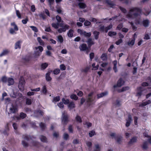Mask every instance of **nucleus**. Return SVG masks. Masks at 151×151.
I'll list each match as a JSON object with an SVG mask.
<instances>
[{
  "mask_svg": "<svg viewBox=\"0 0 151 151\" xmlns=\"http://www.w3.org/2000/svg\"><path fill=\"white\" fill-rule=\"evenodd\" d=\"M70 97L71 99H74L75 100H77L78 99V97L75 94H72L70 96Z\"/></svg>",
  "mask_w": 151,
  "mask_h": 151,
  "instance_id": "c9c22d12",
  "label": "nucleus"
},
{
  "mask_svg": "<svg viewBox=\"0 0 151 151\" xmlns=\"http://www.w3.org/2000/svg\"><path fill=\"white\" fill-rule=\"evenodd\" d=\"M73 31L72 29H70L68 33V37H71L73 36Z\"/></svg>",
  "mask_w": 151,
  "mask_h": 151,
  "instance_id": "5701e85b",
  "label": "nucleus"
},
{
  "mask_svg": "<svg viewBox=\"0 0 151 151\" xmlns=\"http://www.w3.org/2000/svg\"><path fill=\"white\" fill-rule=\"evenodd\" d=\"M58 106L59 108H61V109H63L64 107V105H63V103L61 102L58 103Z\"/></svg>",
  "mask_w": 151,
  "mask_h": 151,
  "instance_id": "4d7b16f0",
  "label": "nucleus"
},
{
  "mask_svg": "<svg viewBox=\"0 0 151 151\" xmlns=\"http://www.w3.org/2000/svg\"><path fill=\"white\" fill-rule=\"evenodd\" d=\"M58 41L60 43H62L63 42V38L61 35H59L58 36Z\"/></svg>",
  "mask_w": 151,
  "mask_h": 151,
  "instance_id": "cd10ccee",
  "label": "nucleus"
},
{
  "mask_svg": "<svg viewBox=\"0 0 151 151\" xmlns=\"http://www.w3.org/2000/svg\"><path fill=\"white\" fill-rule=\"evenodd\" d=\"M95 65L96 64L95 63H93L92 64V70H95L98 69L99 67V65H97L96 66Z\"/></svg>",
  "mask_w": 151,
  "mask_h": 151,
  "instance_id": "c756f323",
  "label": "nucleus"
},
{
  "mask_svg": "<svg viewBox=\"0 0 151 151\" xmlns=\"http://www.w3.org/2000/svg\"><path fill=\"white\" fill-rule=\"evenodd\" d=\"M137 139L136 137H133L130 140V141L129 142V143L132 144L135 142H136L137 141Z\"/></svg>",
  "mask_w": 151,
  "mask_h": 151,
  "instance_id": "79ce46f5",
  "label": "nucleus"
},
{
  "mask_svg": "<svg viewBox=\"0 0 151 151\" xmlns=\"http://www.w3.org/2000/svg\"><path fill=\"white\" fill-rule=\"evenodd\" d=\"M60 99V98L59 96H57L55 97L53 99V102H55L59 101Z\"/></svg>",
  "mask_w": 151,
  "mask_h": 151,
  "instance_id": "473e14b6",
  "label": "nucleus"
},
{
  "mask_svg": "<svg viewBox=\"0 0 151 151\" xmlns=\"http://www.w3.org/2000/svg\"><path fill=\"white\" fill-rule=\"evenodd\" d=\"M40 126L41 129H45L46 127V126L45 125V124L42 123H40Z\"/></svg>",
  "mask_w": 151,
  "mask_h": 151,
  "instance_id": "864d4df0",
  "label": "nucleus"
},
{
  "mask_svg": "<svg viewBox=\"0 0 151 151\" xmlns=\"http://www.w3.org/2000/svg\"><path fill=\"white\" fill-rule=\"evenodd\" d=\"M25 81L23 78H21L19 80L18 87L19 89L22 91H23L24 88Z\"/></svg>",
  "mask_w": 151,
  "mask_h": 151,
  "instance_id": "20e7f679",
  "label": "nucleus"
},
{
  "mask_svg": "<svg viewBox=\"0 0 151 151\" xmlns=\"http://www.w3.org/2000/svg\"><path fill=\"white\" fill-rule=\"evenodd\" d=\"M69 27V26L68 25H65L64 26V27L59 29L58 30V31L59 33H61L63 32H65L66 31V29H68Z\"/></svg>",
  "mask_w": 151,
  "mask_h": 151,
  "instance_id": "0eeeda50",
  "label": "nucleus"
},
{
  "mask_svg": "<svg viewBox=\"0 0 151 151\" xmlns=\"http://www.w3.org/2000/svg\"><path fill=\"white\" fill-rule=\"evenodd\" d=\"M89 69V67H87L81 69V71L82 73H86L88 72Z\"/></svg>",
  "mask_w": 151,
  "mask_h": 151,
  "instance_id": "aec40b11",
  "label": "nucleus"
},
{
  "mask_svg": "<svg viewBox=\"0 0 151 151\" xmlns=\"http://www.w3.org/2000/svg\"><path fill=\"white\" fill-rule=\"evenodd\" d=\"M7 107L9 109V111L10 113H14L17 111V106L13 105L12 103L8 104Z\"/></svg>",
  "mask_w": 151,
  "mask_h": 151,
  "instance_id": "f257e3e1",
  "label": "nucleus"
},
{
  "mask_svg": "<svg viewBox=\"0 0 151 151\" xmlns=\"http://www.w3.org/2000/svg\"><path fill=\"white\" fill-rule=\"evenodd\" d=\"M94 37L96 39H98L99 37V32L97 31H94L93 32Z\"/></svg>",
  "mask_w": 151,
  "mask_h": 151,
  "instance_id": "f704fd0d",
  "label": "nucleus"
},
{
  "mask_svg": "<svg viewBox=\"0 0 151 151\" xmlns=\"http://www.w3.org/2000/svg\"><path fill=\"white\" fill-rule=\"evenodd\" d=\"M40 139L41 141L43 142H46L47 141V139L46 137L43 136H41L40 137Z\"/></svg>",
  "mask_w": 151,
  "mask_h": 151,
  "instance_id": "4c0bfd02",
  "label": "nucleus"
},
{
  "mask_svg": "<svg viewBox=\"0 0 151 151\" xmlns=\"http://www.w3.org/2000/svg\"><path fill=\"white\" fill-rule=\"evenodd\" d=\"M67 51L66 49H63L61 52L62 54H66L67 53Z\"/></svg>",
  "mask_w": 151,
  "mask_h": 151,
  "instance_id": "0e129e2a",
  "label": "nucleus"
},
{
  "mask_svg": "<svg viewBox=\"0 0 151 151\" xmlns=\"http://www.w3.org/2000/svg\"><path fill=\"white\" fill-rule=\"evenodd\" d=\"M95 149L94 151H100L101 148L99 145L98 144H96L95 145Z\"/></svg>",
  "mask_w": 151,
  "mask_h": 151,
  "instance_id": "393cba45",
  "label": "nucleus"
},
{
  "mask_svg": "<svg viewBox=\"0 0 151 151\" xmlns=\"http://www.w3.org/2000/svg\"><path fill=\"white\" fill-rule=\"evenodd\" d=\"M37 40L40 45H44V42L40 37H38L37 38Z\"/></svg>",
  "mask_w": 151,
  "mask_h": 151,
  "instance_id": "7c9ffc66",
  "label": "nucleus"
},
{
  "mask_svg": "<svg viewBox=\"0 0 151 151\" xmlns=\"http://www.w3.org/2000/svg\"><path fill=\"white\" fill-rule=\"evenodd\" d=\"M135 39L134 38H133L131 40L129 41L128 42V45L129 46H132L134 43Z\"/></svg>",
  "mask_w": 151,
  "mask_h": 151,
  "instance_id": "f3484780",
  "label": "nucleus"
},
{
  "mask_svg": "<svg viewBox=\"0 0 151 151\" xmlns=\"http://www.w3.org/2000/svg\"><path fill=\"white\" fill-rule=\"evenodd\" d=\"M68 108L70 109H72L75 107V104L73 102H70L68 105Z\"/></svg>",
  "mask_w": 151,
  "mask_h": 151,
  "instance_id": "6ab92c4d",
  "label": "nucleus"
},
{
  "mask_svg": "<svg viewBox=\"0 0 151 151\" xmlns=\"http://www.w3.org/2000/svg\"><path fill=\"white\" fill-rule=\"evenodd\" d=\"M77 31L78 33L81 36H83L86 37H90L91 35V32H89L87 33L86 31L81 29H78Z\"/></svg>",
  "mask_w": 151,
  "mask_h": 151,
  "instance_id": "f03ea898",
  "label": "nucleus"
},
{
  "mask_svg": "<svg viewBox=\"0 0 151 151\" xmlns=\"http://www.w3.org/2000/svg\"><path fill=\"white\" fill-rule=\"evenodd\" d=\"M95 133V132L94 131H92L89 132V135L90 137H91L94 135Z\"/></svg>",
  "mask_w": 151,
  "mask_h": 151,
  "instance_id": "e2e57ef3",
  "label": "nucleus"
},
{
  "mask_svg": "<svg viewBox=\"0 0 151 151\" xmlns=\"http://www.w3.org/2000/svg\"><path fill=\"white\" fill-rule=\"evenodd\" d=\"M108 94L107 92H105L98 94L97 95V98L98 99H99L103 97Z\"/></svg>",
  "mask_w": 151,
  "mask_h": 151,
  "instance_id": "ddd939ff",
  "label": "nucleus"
},
{
  "mask_svg": "<svg viewBox=\"0 0 151 151\" xmlns=\"http://www.w3.org/2000/svg\"><path fill=\"white\" fill-rule=\"evenodd\" d=\"M129 89V87L128 86L123 87L119 91V92H123L128 90Z\"/></svg>",
  "mask_w": 151,
  "mask_h": 151,
  "instance_id": "72a5a7b5",
  "label": "nucleus"
},
{
  "mask_svg": "<svg viewBox=\"0 0 151 151\" xmlns=\"http://www.w3.org/2000/svg\"><path fill=\"white\" fill-rule=\"evenodd\" d=\"M35 50H37L41 52L43 50V47L40 46H38L37 47H35L34 48Z\"/></svg>",
  "mask_w": 151,
  "mask_h": 151,
  "instance_id": "b1692460",
  "label": "nucleus"
},
{
  "mask_svg": "<svg viewBox=\"0 0 151 151\" xmlns=\"http://www.w3.org/2000/svg\"><path fill=\"white\" fill-rule=\"evenodd\" d=\"M91 23L88 20H86L84 23V25L85 26H87L90 25Z\"/></svg>",
  "mask_w": 151,
  "mask_h": 151,
  "instance_id": "ea45409f",
  "label": "nucleus"
},
{
  "mask_svg": "<svg viewBox=\"0 0 151 151\" xmlns=\"http://www.w3.org/2000/svg\"><path fill=\"white\" fill-rule=\"evenodd\" d=\"M48 64L47 63H42L41 65V68L42 70H44L48 66Z\"/></svg>",
  "mask_w": 151,
  "mask_h": 151,
  "instance_id": "4be33fe9",
  "label": "nucleus"
},
{
  "mask_svg": "<svg viewBox=\"0 0 151 151\" xmlns=\"http://www.w3.org/2000/svg\"><path fill=\"white\" fill-rule=\"evenodd\" d=\"M47 91L46 87L44 86L42 88V92L44 94H46Z\"/></svg>",
  "mask_w": 151,
  "mask_h": 151,
  "instance_id": "5fc2aeb1",
  "label": "nucleus"
},
{
  "mask_svg": "<svg viewBox=\"0 0 151 151\" xmlns=\"http://www.w3.org/2000/svg\"><path fill=\"white\" fill-rule=\"evenodd\" d=\"M56 18L58 23H59L61 22V19L59 16H57Z\"/></svg>",
  "mask_w": 151,
  "mask_h": 151,
  "instance_id": "603ef678",
  "label": "nucleus"
},
{
  "mask_svg": "<svg viewBox=\"0 0 151 151\" xmlns=\"http://www.w3.org/2000/svg\"><path fill=\"white\" fill-rule=\"evenodd\" d=\"M16 15H17V16L19 18H21V14L18 10H16Z\"/></svg>",
  "mask_w": 151,
  "mask_h": 151,
  "instance_id": "6e6d98bb",
  "label": "nucleus"
},
{
  "mask_svg": "<svg viewBox=\"0 0 151 151\" xmlns=\"http://www.w3.org/2000/svg\"><path fill=\"white\" fill-rule=\"evenodd\" d=\"M61 24H60L58 23H52V27L55 29H57L58 28L60 25Z\"/></svg>",
  "mask_w": 151,
  "mask_h": 151,
  "instance_id": "a211bd4d",
  "label": "nucleus"
},
{
  "mask_svg": "<svg viewBox=\"0 0 151 151\" xmlns=\"http://www.w3.org/2000/svg\"><path fill=\"white\" fill-rule=\"evenodd\" d=\"M11 25L14 28V30L18 31V28L17 26L14 22H12L11 23Z\"/></svg>",
  "mask_w": 151,
  "mask_h": 151,
  "instance_id": "bb28decb",
  "label": "nucleus"
},
{
  "mask_svg": "<svg viewBox=\"0 0 151 151\" xmlns=\"http://www.w3.org/2000/svg\"><path fill=\"white\" fill-rule=\"evenodd\" d=\"M122 42V40L121 39H120L116 41V43L117 45H119Z\"/></svg>",
  "mask_w": 151,
  "mask_h": 151,
  "instance_id": "69168bd1",
  "label": "nucleus"
},
{
  "mask_svg": "<svg viewBox=\"0 0 151 151\" xmlns=\"http://www.w3.org/2000/svg\"><path fill=\"white\" fill-rule=\"evenodd\" d=\"M143 24L145 27H147L148 25L149 22L148 20H145L143 21Z\"/></svg>",
  "mask_w": 151,
  "mask_h": 151,
  "instance_id": "de8ad7c7",
  "label": "nucleus"
},
{
  "mask_svg": "<svg viewBox=\"0 0 151 151\" xmlns=\"http://www.w3.org/2000/svg\"><path fill=\"white\" fill-rule=\"evenodd\" d=\"M68 115L65 114V112L63 113L62 115L63 118L62 123L63 124H65L66 122L68 121Z\"/></svg>",
  "mask_w": 151,
  "mask_h": 151,
  "instance_id": "423d86ee",
  "label": "nucleus"
},
{
  "mask_svg": "<svg viewBox=\"0 0 151 151\" xmlns=\"http://www.w3.org/2000/svg\"><path fill=\"white\" fill-rule=\"evenodd\" d=\"M124 81L122 78H120L116 84L114 86V87L115 88L121 87L124 84Z\"/></svg>",
  "mask_w": 151,
  "mask_h": 151,
  "instance_id": "39448f33",
  "label": "nucleus"
},
{
  "mask_svg": "<svg viewBox=\"0 0 151 151\" xmlns=\"http://www.w3.org/2000/svg\"><path fill=\"white\" fill-rule=\"evenodd\" d=\"M16 31V30H14V29H13V28H11L10 30V32L11 34H14V33H16L15 32V31Z\"/></svg>",
  "mask_w": 151,
  "mask_h": 151,
  "instance_id": "680f3d73",
  "label": "nucleus"
},
{
  "mask_svg": "<svg viewBox=\"0 0 151 151\" xmlns=\"http://www.w3.org/2000/svg\"><path fill=\"white\" fill-rule=\"evenodd\" d=\"M9 52V51L7 50H5L0 54V56L1 57L4 55H6L8 54Z\"/></svg>",
  "mask_w": 151,
  "mask_h": 151,
  "instance_id": "2f4dec72",
  "label": "nucleus"
},
{
  "mask_svg": "<svg viewBox=\"0 0 151 151\" xmlns=\"http://www.w3.org/2000/svg\"><path fill=\"white\" fill-rule=\"evenodd\" d=\"M78 5L79 6V7L81 9H84L86 7V4L83 3H79L78 4Z\"/></svg>",
  "mask_w": 151,
  "mask_h": 151,
  "instance_id": "a878e982",
  "label": "nucleus"
},
{
  "mask_svg": "<svg viewBox=\"0 0 151 151\" xmlns=\"http://www.w3.org/2000/svg\"><path fill=\"white\" fill-rule=\"evenodd\" d=\"M142 88L141 87H139L137 89V91L136 96L140 97L142 95Z\"/></svg>",
  "mask_w": 151,
  "mask_h": 151,
  "instance_id": "9d476101",
  "label": "nucleus"
},
{
  "mask_svg": "<svg viewBox=\"0 0 151 151\" xmlns=\"http://www.w3.org/2000/svg\"><path fill=\"white\" fill-rule=\"evenodd\" d=\"M1 81L4 83H6L7 79L6 76H4L1 77Z\"/></svg>",
  "mask_w": 151,
  "mask_h": 151,
  "instance_id": "a19ab883",
  "label": "nucleus"
},
{
  "mask_svg": "<svg viewBox=\"0 0 151 151\" xmlns=\"http://www.w3.org/2000/svg\"><path fill=\"white\" fill-rule=\"evenodd\" d=\"M46 55L47 56H51L52 53L49 50H47L46 51Z\"/></svg>",
  "mask_w": 151,
  "mask_h": 151,
  "instance_id": "bf43d9fd",
  "label": "nucleus"
},
{
  "mask_svg": "<svg viewBox=\"0 0 151 151\" xmlns=\"http://www.w3.org/2000/svg\"><path fill=\"white\" fill-rule=\"evenodd\" d=\"M75 119L76 121L79 123H81L82 122L81 117L78 115H77L76 116Z\"/></svg>",
  "mask_w": 151,
  "mask_h": 151,
  "instance_id": "c85d7f7f",
  "label": "nucleus"
},
{
  "mask_svg": "<svg viewBox=\"0 0 151 151\" xmlns=\"http://www.w3.org/2000/svg\"><path fill=\"white\" fill-rule=\"evenodd\" d=\"M35 50L34 51V57L35 58H37L39 56L40 54H41V52H39V51L37 50Z\"/></svg>",
  "mask_w": 151,
  "mask_h": 151,
  "instance_id": "dca6fc26",
  "label": "nucleus"
},
{
  "mask_svg": "<svg viewBox=\"0 0 151 151\" xmlns=\"http://www.w3.org/2000/svg\"><path fill=\"white\" fill-rule=\"evenodd\" d=\"M151 103V101L150 100H148L147 101L143 102L142 104L139 105V107H143L146 106Z\"/></svg>",
  "mask_w": 151,
  "mask_h": 151,
  "instance_id": "f8f14e48",
  "label": "nucleus"
},
{
  "mask_svg": "<svg viewBox=\"0 0 151 151\" xmlns=\"http://www.w3.org/2000/svg\"><path fill=\"white\" fill-rule=\"evenodd\" d=\"M20 48V42L18 41L16 43L15 45V48L17 49V48Z\"/></svg>",
  "mask_w": 151,
  "mask_h": 151,
  "instance_id": "c03bdc74",
  "label": "nucleus"
},
{
  "mask_svg": "<svg viewBox=\"0 0 151 151\" xmlns=\"http://www.w3.org/2000/svg\"><path fill=\"white\" fill-rule=\"evenodd\" d=\"M132 119L130 115L128 116V119L127 120V122L126 124V126L127 127H129L130 125L131 122L132 121Z\"/></svg>",
  "mask_w": 151,
  "mask_h": 151,
  "instance_id": "9b49d317",
  "label": "nucleus"
},
{
  "mask_svg": "<svg viewBox=\"0 0 151 151\" xmlns=\"http://www.w3.org/2000/svg\"><path fill=\"white\" fill-rule=\"evenodd\" d=\"M139 10V9L137 8H131L129 10V14L127 15V17L128 18H130L131 17H133V16H135V15H132V13H134V12H137Z\"/></svg>",
  "mask_w": 151,
  "mask_h": 151,
  "instance_id": "7ed1b4c3",
  "label": "nucleus"
},
{
  "mask_svg": "<svg viewBox=\"0 0 151 151\" xmlns=\"http://www.w3.org/2000/svg\"><path fill=\"white\" fill-rule=\"evenodd\" d=\"M30 27L34 32H37L38 31V30L36 27L34 26H30Z\"/></svg>",
  "mask_w": 151,
  "mask_h": 151,
  "instance_id": "a18cd8bd",
  "label": "nucleus"
},
{
  "mask_svg": "<svg viewBox=\"0 0 151 151\" xmlns=\"http://www.w3.org/2000/svg\"><path fill=\"white\" fill-rule=\"evenodd\" d=\"M26 103L27 105H30L32 103L31 100L29 99H26Z\"/></svg>",
  "mask_w": 151,
  "mask_h": 151,
  "instance_id": "3c124183",
  "label": "nucleus"
},
{
  "mask_svg": "<svg viewBox=\"0 0 151 151\" xmlns=\"http://www.w3.org/2000/svg\"><path fill=\"white\" fill-rule=\"evenodd\" d=\"M20 117L22 119L24 118L26 116V114L23 113H21L20 115Z\"/></svg>",
  "mask_w": 151,
  "mask_h": 151,
  "instance_id": "052dcab7",
  "label": "nucleus"
},
{
  "mask_svg": "<svg viewBox=\"0 0 151 151\" xmlns=\"http://www.w3.org/2000/svg\"><path fill=\"white\" fill-rule=\"evenodd\" d=\"M69 135L68 134L66 133H64L63 136V137L64 139L65 140H67L69 138Z\"/></svg>",
  "mask_w": 151,
  "mask_h": 151,
  "instance_id": "09e8293b",
  "label": "nucleus"
},
{
  "mask_svg": "<svg viewBox=\"0 0 151 151\" xmlns=\"http://www.w3.org/2000/svg\"><path fill=\"white\" fill-rule=\"evenodd\" d=\"M68 129L69 132L70 133L73 132V127L72 126L70 125L68 127Z\"/></svg>",
  "mask_w": 151,
  "mask_h": 151,
  "instance_id": "338daca9",
  "label": "nucleus"
},
{
  "mask_svg": "<svg viewBox=\"0 0 151 151\" xmlns=\"http://www.w3.org/2000/svg\"><path fill=\"white\" fill-rule=\"evenodd\" d=\"M101 58L103 61L106 60L107 59V55L106 53L102 54L101 56Z\"/></svg>",
  "mask_w": 151,
  "mask_h": 151,
  "instance_id": "412c9836",
  "label": "nucleus"
},
{
  "mask_svg": "<svg viewBox=\"0 0 151 151\" xmlns=\"http://www.w3.org/2000/svg\"><path fill=\"white\" fill-rule=\"evenodd\" d=\"M112 27V25L111 24H110L107 27L105 28V31L106 32H107L108 30L111 29Z\"/></svg>",
  "mask_w": 151,
  "mask_h": 151,
  "instance_id": "37998d69",
  "label": "nucleus"
},
{
  "mask_svg": "<svg viewBox=\"0 0 151 151\" xmlns=\"http://www.w3.org/2000/svg\"><path fill=\"white\" fill-rule=\"evenodd\" d=\"M62 101L65 104H69V100L68 99L65 100L64 98H63L62 99Z\"/></svg>",
  "mask_w": 151,
  "mask_h": 151,
  "instance_id": "58836bf2",
  "label": "nucleus"
},
{
  "mask_svg": "<svg viewBox=\"0 0 151 151\" xmlns=\"http://www.w3.org/2000/svg\"><path fill=\"white\" fill-rule=\"evenodd\" d=\"M60 70L59 69H56L53 71V73L55 75H57L60 73Z\"/></svg>",
  "mask_w": 151,
  "mask_h": 151,
  "instance_id": "49530a36",
  "label": "nucleus"
},
{
  "mask_svg": "<svg viewBox=\"0 0 151 151\" xmlns=\"http://www.w3.org/2000/svg\"><path fill=\"white\" fill-rule=\"evenodd\" d=\"M116 33L115 32H109L108 33V35L110 36H112L116 35Z\"/></svg>",
  "mask_w": 151,
  "mask_h": 151,
  "instance_id": "e433bc0d",
  "label": "nucleus"
},
{
  "mask_svg": "<svg viewBox=\"0 0 151 151\" xmlns=\"http://www.w3.org/2000/svg\"><path fill=\"white\" fill-rule=\"evenodd\" d=\"M60 68L61 70H65L66 67L64 64H62L60 65Z\"/></svg>",
  "mask_w": 151,
  "mask_h": 151,
  "instance_id": "8fccbe9b",
  "label": "nucleus"
},
{
  "mask_svg": "<svg viewBox=\"0 0 151 151\" xmlns=\"http://www.w3.org/2000/svg\"><path fill=\"white\" fill-rule=\"evenodd\" d=\"M22 144L24 147H27L28 145L27 143L26 142L25 140L22 141Z\"/></svg>",
  "mask_w": 151,
  "mask_h": 151,
  "instance_id": "774afa93",
  "label": "nucleus"
},
{
  "mask_svg": "<svg viewBox=\"0 0 151 151\" xmlns=\"http://www.w3.org/2000/svg\"><path fill=\"white\" fill-rule=\"evenodd\" d=\"M52 72L50 70L46 74V79L47 81H50L52 80L50 76V73Z\"/></svg>",
  "mask_w": 151,
  "mask_h": 151,
  "instance_id": "1a4fd4ad",
  "label": "nucleus"
},
{
  "mask_svg": "<svg viewBox=\"0 0 151 151\" xmlns=\"http://www.w3.org/2000/svg\"><path fill=\"white\" fill-rule=\"evenodd\" d=\"M87 42L88 45L89 47H90L92 45H93L94 44V42L93 40L91 38H89L87 41Z\"/></svg>",
  "mask_w": 151,
  "mask_h": 151,
  "instance_id": "4468645a",
  "label": "nucleus"
},
{
  "mask_svg": "<svg viewBox=\"0 0 151 151\" xmlns=\"http://www.w3.org/2000/svg\"><path fill=\"white\" fill-rule=\"evenodd\" d=\"M147 144L146 142L144 143L142 145V148L145 149H146L147 148Z\"/></svg>",
  "mask_w": 151,
  "mask_h": 151,
  "instance_id": "13d9d810",
  "label": "nucleus"
},
{
  "mask_svg": "<svg viewBox=\"0 0 151 151\" xmlns=\"http://www.w3.org/2000/svg\"><path fill=\"white\" fill-rule=\"evenodd\" d=\"M79 48L81 51H84L87 49V47L86 44H83L80 46Z\"/></svg>",
  "mask_w": 151,
  "mask_h": 151,
  "instance_id": "6e6552de",
  "label": "nucleus"
},
{
  "mask_svg": "<svg viewBox=\"0 0 151 151\" xmlns=\"http://www.w3.org/2000/svg\"><path fill=\"white\" fill-rule=\"evenodd\" d=\"M8 85L10 86L13 84L14 83V79L11 78H9L7 79Z\"/></svg>",
  "mask_w": 151,
  "mask_h": 151,
  "instance_id": "2eb2a0df",
  "label": "nucleus"
}]
</instances>
